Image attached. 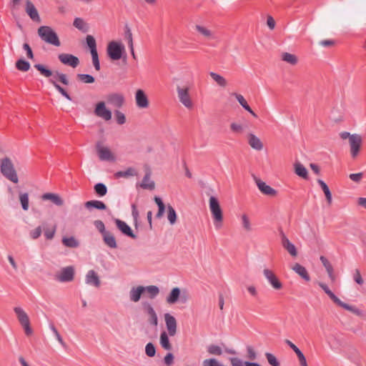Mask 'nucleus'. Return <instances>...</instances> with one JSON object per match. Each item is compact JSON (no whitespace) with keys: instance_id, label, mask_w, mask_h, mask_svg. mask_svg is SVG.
Returning <instances> with one entry per match:
<instances>
[{"instance_id":"51","label":"nucleus","mask_w":366,"mask_h":366,"mask_svg":"<svg viewBox=\"0 0 366 366\" xmlns=\"http://www.w3.org/2000/svg\"><path fill=\"white\" fill-rule=\"evenodd\" d=\"M207 351L209 354L214 355H221L222 354V348L215 345H211L207 347Z\"/></svg>"},{"instance_id":"40","label":"nucleus","mask_w":366,"mask_h":366,"mask_svg":"<svg viewBox=\"0 0 366 366\" xmlns=\"http://www.w3.org/2000/svg\"><path fill=\"white\" fill-rule=\"evenodd\" d=\"M317 182H318V184H320V186L321 187L322 191L325 193V197H326L327 203L329 204H331V203H332V194H331V192L330 191L329 187L325 184V182H324L321 179H318Z\"/></svg>"},{"instance_id":"43","label":"nucleus","mask_w":366,"mask_h":366,"mask_svg":"<svg viewBox=\"0 0 366 366\" xmlns=\"http://www.w3.org/2000/svg\"><path fill=\"white\" fill-rule=\"evenodd\" d=\"M62 243L66 247L70 248H76L79 244V242L74 237H63Z\"/></svg>"},{"instance_id":"61","label":"nucleus","mask_w":366,"mask_h":366,"mask_svg":"<svg viewBox=\"0 0 366 366\" xmlns=\"http://www.w3.org/2000/svg\"><path fill=\"white\" fill-rule=\"evenodd\" d=\"M73 25L79 30H84L85 27V23L81 18H76L74 21Z\"/></svg>"},{"instance_id":"54","label":"nucleus","mask_w":366,"mask_h":366,"mask_svg":"<svg viewBox=\"0 0 366 366\" xmlns=\"http://www.w3.org/2000/svg\"><path fill=\"white\" fill-rule=\"evenodd\" d=\"M132 215L133 217L134 225L136 228L138 227L139 225V211L135 204H132Z\"/></svg>"},{"instance_id":"59","label":"nucleus","mask_w":366,"mask_h":366,"mask_svg":"<svg viewBox=\"0 0 366 366\" xmlns=\"http://www.w3.org/2000/svg\"><path fill=\"white\" fill-rule=\"evenodd\" d=\"M42 233V229L40 226L36 227L35 229H32L29 232L30 237L33 239H36L39 238Z\"/></svg>"},{"instance_id":"49","label":"nucleus","mask_w":366,"mask_h":366,"mask_svg":"<svg viewBox=\"0 0 366 366\" xmlns=\"http://www.w3.org/2000/svg\"><path fill=\"white\" fill-rule=\"evenodd\" d=\"M56 230V227L54 225L51 228H44V234L46 239H52L55 235Z\"/></svg>"},{"instance_id":"32","label":"nucleus","mask_w":366,"mask_h":366,"mask_svg":"<svg viewBox=\"0 0 366 366\" xmlns=\"http://www.w3.org/2000/svg\"><path fill=\"white\" fill-rule=\"evenodd\" d=\"M294 172L300 177L307 179L308 178V172L305 167L300 162L294 164Z\"/></svg>"},{"instance_id":"19","label":"nucleus","mask_w":366,"mask_h":366,"mask_svg":"<svg viewBox=\"0 0 366 366\" xmlns=\"http://www.w3.org/2000/svg\"><path fill=\"white\" fill-rule=\"evenodd\" d=\"M254 182L260 192L266 196L274 197L277 195V191L268 185L262 179L254 177Z\"/></svg>"},{"instance_id":"60","label":"nucleus","mask_w":366,"mask_h":366,"mask_svg":"<svg viewBox=\"0 0 366 366\" xmlns=\"http://www.w3.org/2000/svg\"><path fill=\"white\" fill-rule=\"evenodd\" d=\"M94 224L95 227L97 228V229H98L99 232L102 234V235L104 234V232H107L105 229L104 224L102 220H95L94 222Z\"/></svg>"},{"instance_id":"20","label":"nucleus","mask_w":366,"mask_h":366,"mask_svg":"<svg viewBox=\"0 0 366 366\" xmlns=\"http://www.w3.org/2000/svg\"><path fill=\"white\" fill-rule=\"evenodd\" d=\"M117 227L122 232V234L129 237L133 239H136L137 238V235L133 232L132 228L129 224H127L125 222L116 219L114 220Z\"/></svg>"},{"instance_id":"11","label":"nucleus","mask_w":366,"mask_h":366,"mask_svg":"<svg viewBox=\"0 0 366 366\" xmlns=\"http://www.w3.org/2000/svg\"><path fill=\"white\" fill-rule=\"evenodd\" d=\"M74 277V268L72 266H68L61 268L56 272L54 279L60 282H71Z\"/></svg>"},{"instance_id":"29","label":"nucleus","mask_w":366,"mask_h":366,"mask_svg":"<svg viewBox=\"0 0 366 366\" xmlns=\"http://www.w3.org/2000/svg\"><path fill=\"white\" fill-rule=\"evenodd\" d=\"M145 292L144 287L138 286L132 287L129 291V299L132 302H137Z\"/></svg>"},{"instance_id":"4","label":"nucleus","mask_w":366,"mask_h":366,"mask_svg":"<svg viewBox=\"0 0 366 366\" xmlns=\"http://www.w3.org/2000/svg\"><path fill=\"white\" fill-rule=\"evenodd\" d=\"M176 90L179 103L187 109L192 110L194 107V102L191 94L192 86L189 84H178Z\"/></svg>"},{"instance_id":"44","label":"nucleus","mask_w":366,"mask_h":366,"mask_svg":"<svg viewBox=\"0 0 366 366\" xmlns=\"http://www.w3.org/2000/svg\"><path fill=\"white\" fill-rule=\"evenodd\" d=\"M19 201L21 205L22 209L24 211H27L29 209V194L27 193H20L19 194Z\"/></svg>"},{"instance_id":"23","label":"nucleus","mask_w":366,"mask_h":366,"mask_svg":"<svg viewBox=\"0 0 366 366\" xmlns=\"http://www.w3.org/2000/svg\"><path fill=\"white\" fill-rule=\"evenodd\" d=\"M58 58L63 64L70 66L72 68H76L79 64L78 57L70 54H60Z\"/></svg>"},{"instance_id":"62","label":"nucleus","mask_w":366,"mask_h":366,"mask_svg":"<svg viewBox=\"0 0 366 366\" xmlns=\"http://www.w3.org/2000/svg\"><path fill=\"white\" fill-rule=\"evenodd\" d=\"M86 40L87 46H89L90 50L97 48L95 39L92 36L88 35L86 38Z\"/></svg>"},{"instance_id":"2","label":"nucleus","mask_w":366,"mask_h":366,"mask_svg":"<svg viewBox=\"0 0 366 366\" xmlns=\"http://www.w3.org/2000/svg\"><path fill=\"white\" fill-rule=\"evenodd\" d=\"M208 206L214 228L217 230L221 229L223 227L224 212L219 198L214 195H209Z\"/></svg>"},{"instance_id":"24","label":"nucleus","mask_w":366,"mask_h":366,"mask_svg":"<svg viewBox=\"0 0 366 366\" xmlns=\"http://www.w3.org/2000/svg\"><path fill=\"white\" fill-rule=\"evenodd\" d=\"M85 282L95 287H99L101 281L99 274L97 272L93 269H90L87 272L85 276Z\"/></svg>"},{"instance_id":"64","label":"nucleus","mask_w":366,"mask_h":366,"mask_svg":"<svg viewBox=\"0 0 366 366\" xmlns=\"http://www.w3.org/2000/svg\"><path fill=\"white\" fill-rule=\"evenodd\" d=\"M363 177V173L359 172L355 174H350V179L355 182H360Z\"/></svg>"},{"instance_id":"41","label":"nucleus","mask_w":366,"mask_h":366,"mask_svg":"<svg viewBox=\"0 0 366 366\" xmlns=\"http://www.w3.org/2000/svg\"><path fill=\"white\" fill-rule=\"evenodd\" d=\"M230 130L232 133L236 134H241L244 131V127L242 124L233 122L229 125Z\"/></svg>"},{"instance_id":"9","label":"nucleus","mask_w":366,"mask_h":366,"mask_svg":"<svg viewBox=\"0 0 366 366\" xmlns=\"http://www.w3.org/2000/svg\"><path fill=\"white\" fill-rule=\"evenodd\" d=\"M189 300V295L186 290H181L179 287H174L166 298L169 305H174L178 301L186 303Z\"/></svg>"},{"instance_id":"58","label":"nucleus","mask_w":366,"mask_h":366,"mask_svg":"<svg viewBox=\"0 0 366 366\" xmlns=\"http://www.w3.org/2000/svg\"><path fill=\"white\" fill-rule=\"evenodd\" d=\"M145 352L147 356L150 357H154L156 353L154 345L151 342L147 343L145 347Z\"/></svg>"},{"instance_id":"45","label":"nucleus","mask_w":366,"mask_h":366,"mask_svg":"<svg viewBox=\"0 0 366 366\" xmlns=\"http://www.w3.org/2000/svg\"><path fill=\"white\" fill-rule=\"evenodd\" d=\"M16 67L21 71H27L30 69V64L24 59H19L16 62Z\"/></svg>"},{"instance_id":"50","label":"nucleus","mask_w":366,"mask_h":366,"mask_svg":"<svg viewBox=\"0 0 366 366\" xmlns=\"http://www.w3.org/2000/svg\"><path fill=\"white\" fill-rule=\"evenodd\" d=\"M135 175H137V172L134 168H132V167L128 168L125 171L119 172L117 173V176L122 177H133Z\"/></svg>"},{"instance_id":"12","label":"nucleus","mask_w":366,"mask_h":366,"mask_svg":"<svg viewBox=\"0 0 366 366\" xmlns=\"http://www.w3.org/2000/svg\"><path fill=\"white\" fill-rule=\"evenodd\" d=\"M94 112L97 117L106 122L112 119V111L106 106V103L103 101L99 102L96 104Z\"/></svg>"},{"instance_id":"6","label":"nucleus","mask_w":366,"mask_h":366,"mask_svg":"<svg viewBox=\"0 0 366 366\" xmlns=\"http://www.w3.org/2000/svg\"><path fill=\"white\" fill-rule=\"evenodd\" d=\"M37 33L41 39L44 42L55 46H59L61 45L57 34L51 27L41 26L38 29Z\"/></svg>"},{"instance_id":"3","label":"nucleus","mask_w":366,"mask_h":366,"mask_svg":"<svg viewBox=\"0 0 366 366\" xmlns=\"http://www.w3.org/2000/svg\"><path fill=\"white\" fill-rule=\"evenodd\" d=\"M339 136L342 140L348 139L350 156L352 159H356L362 149V137L360 134H351L345 131L340 132Z\"/></svg>"},{"instance_id":"10","label":"nucleus","mask_w":366,"mask_h":366,"mask_svg":"<svg viewBox=\"0 0 366 366\" xmlns=\"http://www.w3.org/2000/svg\"><path fill=\"white\" fill-rule=\"evenodd\" d=\"M14 311L19 323L24 328L26 335H31L33 333V331L30 327L29 317L26 312L20 307H14Z\"/></svg>"},{"instance_id":"15","label":"nucleus","mask_w":366,"mask_h":366,"mask_svg":"<svg viewBox=\"0 0 366 366\" xmlns=\"http://www.w3.org/2000/svg\"><path fill=\"white\" fill-rule=\"evenodd\" d=\"M194 29L199 36L204 39L210 41L216 39L215 33L213 30L203 24H197L194 26Z\"/></svg>"},{"instance_id":"17","label":"nucleus","mask_w":366,"mask_h":366,"mask_svg":"<svg viewBox=\"0 0 366 366\" xmlns=\"http://www.w3.org/2000/svg\"><path fill=\"white\" fill-rule=\"evenodd\" d=\"M135 104L137 108L147 109L149 107V100L145 92L141 89H137L134 94Z\"/></svg>"},{"instance_id":"35","label":"nucleus","mask_w":366,"mask_h":366,"mask_svg":"<svg viewBox=\"0 0 366 366\" xmlns=\"http://www.w3.org/2000/svg\"><path fill=\"white\" fill-rule=\"evenodd\" d=\"M169 336V335L167 332H162L159 337V344L166 350H171L172 348Z\"/></svg>"},{"instance_id":"53","label":"nucleus","mask_w":366,"mask_h":366,"mask_svg":"<svg viewBox=\"0 0 366 366\" xmlns=\"http://www.w3.org/2000/svg\"><path fill=\"white\" fill-rule=\"evenodd\" d=\"M77 79L86 84H92L94 82V78L89 74H77Z\"/></svg>"},{"instance_id":"63","label":"nucleus","mask_w":366,"mask_h":366,"mask_svg":"<svg viewBox=\"0 0 366 366\" xmlns=\"http://www.w3.org/2000/svg\"><path fill=\"white\" fill-rule=\"evenodd\" d=\"M353 279L355 282L360 285H362L364 283V280L361 276L360 272L358 269L355 271L353 274Z\"/></svg>"},{"instance_id":"13","label":"nucleus","mask_w":366,"mask_h":366,"mask_svg":"<svg viewBox=\"0 0 366 366\" xmlns=\"http://www.w3.org/2000/svg\"><path fill=\"white\" fill-rule=\"evenodd\" d=\"M96 149L99 156V158L102 161L113 162L115 161V155L111 151V149L103 145L101 142H97L96 144Z\"/></svg>"},{"instance_id":"18","label":"nucleus","mask_w":366,"mask_h":366,"mask_svg":"<svg viewBox=\"0 0 366 366\" xmlns=\"http://www.w3.org/2000/svg\"><path fill=\"white\" fill-rule=\"evenodd\" d=\"M164 320L167 328V333L170 337H174L177 332V322L176 318L169 313H165L164 315Z\"/></svg>"},{"instance_id":"14","label":"nucleus","mask_w":366,"mask_h":366,"mask_svg":"<svg viewBox=\"0 0 366 366\" xmlns=\"http://www.w3.org/2000/svg\"><path fill=\"white\" fill-rule=\"evenodd\" d=\"M263 275L272 288L277 290L282 288V282L272 270L264 268L263 269Z\"/></svg>"},{"instance_id":"56","label":"nucleus","mask_w":366,"mask_h":366,"mask_svg":"<svg viewBox=\"0 0 366 366\" xmlns=\"http://www.w3.org/2000/svg\"><path fill=\"white\" fill-rule=\"evenodd\" d=\"M49 328L51 330V332H53V334H54V337H56V340L61 345H64V342L61 336L60 335L59 331L57 330L56 327L53 324H50L49 325Z\"/></svg>"},{"instance_id":"28","label":"nucleus","mask_w":366,"mask_h":366,"mask_svg":"<svg viewBox=\"0 0 366 366\" xmlns=\"http://www.w3.org/2000/svg\"><path fill=\"white\" fill-rule=\"evenodd\" d=\"M280 59L282 61L293 66H296L299 62V58L297 55L287 51L281 53Z\"/></svg>"},{"instance_id":"46","label":"nucleus","mask_w":366,"mask_h":366,"mask_svg":"<svg viewBox=\"0 0 366 366\" xmlns=\"http://www.w3.org/2000/svg\"><path fill=\"white\" fill-rule=\"evenodd\" d=\"M90 52H91L92 57L93 65L97 71H99L100 70V64H99V56H98L97 48L90 50Z\"/></svg>"},{"instance_id":"48","label":"nucleus","mask_w":366,"mask_h":366,"mask_svg":"<svg viewBox=\"0 0 366 366\" xmlns=\"http://www.w3.org/2000/svg\"><path fill=\"white\" fill-rule=\"evenodd\" d=\"M95 192L100 197L106 195L107 192V187L102 183H98L94 186Z\"/></svg>"},{"instance_id":"27","label":"nucleus","mask_w":366,"mask_h":366,"mask_svg":"<svg viewBox=\"0 0 366 366\" xmlns=\"http://www.w3.org/2000/svg\"><path fill=\"white\" fill-rule=\"evenodd\" d=\"M41 199L49 200L54 203L55 205L61 207L64 204V199L56 193L48 192L45 193L41 196Z\"/></svg>"},{"instance_id":"31","label":"nucleus","mask_w":366,"mask_h":366,"mask_svg":"<svg viewBox=\"0 0 366 366\" xmlns=\"http://www.w3.org/2000/svg\"><path fill=\"white\" fill-rule=\"evenodd\" d=\"M291 269L298 274L302 279H304L306 281H310V277L308 274V272L305 267L302 266L299 263H295L292 267Z\"/></svg>"},{"instance_id":"21","label":"nucleus","mask_w":366,"mask_h":366,"mask_svg":"<svg viewBox=\"0 0 366 366\" xmlns=\"http://www.w3.org/2000/svg\"><path fill=\"white\" fill-rule=\"evenodd\" d=\"M144 312L147 315V322L149 325L157 327L158 325V317L153 307L149 303L143 305Z\"/></svg>"},{"instance_id":"5","label":"nucleus","mask_w":366,"mask_h":366,"mask_svg":"<svg viewBox=\"0 0 366 366\" xmlns=\"http://www.w3.org/2000/svg\"><path fill=\"white\" fill-rule=\"evenodd\" d=\"M0 170L3 176L13 183L19 182V177L14 164L9 157H4L0 161Z\"/></svg>"},{"instance_id":"42","label":"nucleus","mask_w":366,"mask_h":366,"mask_svg":"<svg viewBox=\"0 0 366 366\" xmlns=\"http://www.w3.org/2000/svg\"><path fill=\"white\" fill-rule=\"evenodd\" d=\"M85 207L86 208L94 207L98 209H105L107 207L104 202L98 200L88 201L85 203Z\"/></svg>"},{"instance_id":"38","label":"nucleus","mask_w":366,"mask_h":366,"mask_svg":"<svg viewBox=\"0 0 366 366\" xmlns=\"http://www.w3.org/2000/svg\"><path fill=\"white\" fill-rule=\"evenodd\" d=\"M154 200L158 207V212L156 214V217L160 219L163 217L164 211L167 209V206H165L160 197H155Z\"/></svg>"},{"instance_id":"52","label":"nucleus","mask_w":366,"mask_h":366,"mask_svg":"<svg viewBox=\"0 0 366 366\" xmlns=\"http://www.w3.org/2000/svg\"><path fill=\"white\" fill-rule=\"evenodd\" d=\"M265 357H266L269 364L271 365L272 366H280L279 361L277 360V359L273 354L269 353V352H266Z\"/></svg>"},{"instance_id":"22","label":"nucleus","mask_w":366,"mask_h":366,"mask_svg":"<svg viewBox=\"0 0 366 366\" xmlns=\"http://www.w3.org/2000/svg\"><path fill=\"white\" fill-rule=\"evenodd\" d=\"M25 11L30 19L37 23L41 22V18L34 4L30 0L25 1Z\"/></svg>"},{"instance_id":"55","label":"nucleus","mask_w":366,"mask_h":366,"mask_svg":"<svg viewBox=\"0 0 366 366\" xmlns=\"http://www.w3.org/2000/svg\"><path fill=\"white\" fill-rule=\"evenodd\" d=\"M144 289L145 292H147L149 294H150L152 298L156 297L159 292V288L154 285L144 287Z\"/></svg>"},{"instance_id":"16","label":"nucleus","mask_w":366,"mask_h":366,"mask_svg":"<svg viewBox=\"0 0 366 366\" xmlns=\"http://www.w3.org/2000/svg\"><path fill=\"white\" fill-rule=\"evenodd\" d=\"M107 102L112 107L116 108H121L125 104L124 95L119 92H112L106 97Z\"/></svg>"},{"instance_id":"36","label":"nucleus","mask_w":366,"mask_h":366,"mask_svg":"<svg viewBox=\"0 0 366 366\" xmlns=\"http://www.w3.org/2000/svg\"><path fill=\"white\" fill-rule=\"evenodd\" d=\"M167 217L171 225L176 224L177 220V214L175 209L171 204L167 205Z\"/></svg>"},{"instance_id":"47","label":"nucleus","mask_w":366,"mask_h":366,"mask_svg":"<svg viewBox=\"0 0 366 366\" xmlns=\"http://www.w3.org/2000/svg\"><path fill=\"white\" fill-rule=\"evenodd\" d=\"M114 117L118 124L122 125L126 123L127 119L125 114L118 109L114 111Z\"/></svg>"},{"instance_id":"7","label":"nucleus","mask_w":366,"mask_h":366,"mask_svg":"<svg viewBox=\"0 0 366 366\" xmlns=\"http://www.w3.org/2000/svg\"><path fill=\"white\" fill-rule=\"evenodd\" d=\"M125 46L121 41H111L107 46V54L112 61H119L125 54Z\"/></svg>"},{"instance_id":"30","label":"nucleus","mask_w":366,"mask_h":366,"mask_svg":"<svg viewBox=\"0 0 366 366\" xmlns=\"http://www.w3.org/2000/svg\"><path fill=\"white\" fill-rule=\"evenodd\" d=\"M104 244L111 249H116L117 247V243L114 235L107 231L102 235Z\"/></svg>"},{"instance_id":"34","label":"nucleus","mask_w":366,"mask_h":366,"mask_svg":"<svg viewBox=\"0 0 366 366\" xmlns=\"http://www.w3.org/2000/svg\"><path fill=\"white\" fill-rule=\"evenodd\" d=\"M233 95L235 97L236 99L239 103V104L245 110H247L248 112H249L254 117H257V114L252 111L251 107L247 104V102L246 101V99H244V97L242 94H237V93H234Z\"/></svg>"},{"instance_id":"25","label":"nucleus","mask_w":366,"mask_h":366,"mask_svg":"<svg viewBox=\"0 0 366 366\" xmlns=\"http://www.w3.org/2000/svg\"><path fill=\"white\" fill-rule=\"evenodd\" d=\"M281 244L285 249L292 257H296L298 254L296 247L289 239L283 234L281 238Z\"/></svg>"},{"instance_id":"39","label":"nucleus","mask_w":366,"mask_h":366,"mask_svg":"<svg viewBox=\"0 0 366 366\" xmlns=\"http://www.w3.org/2000/svg\"><path fill=\"white\" fill-rule=\"evenodd\" d=\"M154 182L151 179L150 174H147L142 179L141 187L152 190L154 189Z\"/></svg>"},{"instance_id":"8","label":"nucleus","mask_w":366,"mask_h":366,"mask_svg":"<svg viewBox=\"0 0 366 366\" xmlns=\"http://www.w3.org/2000/svg\"><path fill=\"white\" fill-rule=\"evenodd\" d=\"M319 286L323 290V291L329 296V297L337 305L357 315H360V311L354 306L350 305L341 301L327 287V285L322 282L318 283Z\"/></svg>"},{"instance_id":"57","label":"nucleus","mask_w":366,"mask_h":366,"mask_svg":"<svg viewBox=\"0 0 366 366\" xmlns=\"http://www.w3.org/2000/svg\"><path fill=\"white\" fill-rule=\"evenodd\" d=\"M202 366H224L217 360L210 358L204 360L202 362Z\"/></svg>"},{"instance_id":"26","label":"nucleus","mask_w":366,"mask_h":366,"mask_svg":"<svg viewBox=\"0 0 366 366\" xmlns=\"http://www.w3.org/2000/svg\"><path fill=\"white\" fill-rule=\"evenodd\" d=\"M248 144L256 151H261L264 147L263 142L261 139L253 133H249L247 135Z\"/></svg>"},{"instance_id":"37","label":"nucleus","mask_w":366,"mask_h":366,"mask_svg":"<svg viewBox=\"0 0 366 366\" xmlns=\"http://www.w3.org/2000/svg\"><path fill=\"white\" fill-rule=\"evenodd\" d=\"M240 219L243 229L245 232H251L252 227L249 216L246 213H243L241 214Z\"/></svg>"},{"instance_id":"1","label":"nucleus","mask_w":366,"mask_h":366,"mask_svg":"<svg viewBox=\"0 0 366 366\" xmlns=\"http://www.w3.org/2000/svg\"><path fill=\"white\" fill-rule=\"evenodd\" d=\"M34 66L44 77L49 78L53 76V78H51L49 80V82L62 96H64L68 100L71 99L69 94L66 92V90L64 88H62L59 84H58L56 81L54 79L55 78H56L63 84L68 85L69 84V81L67 78V76L65 74L56 71L53 75V72L50 69H49L44 65L41 64H34Z\"/></svg>"},{"instance_id":"33","label":"nucleus","mask_w":366,"mask_h":366,"mask_svg":"<svg viewBox=\"0 0 366 366\" xmlns=\"http://www.w3.org/2000/svg\"><path fill=\"white\" fill-rule=\"evenodd\" d=\"M209 74L213 81L220 87L225 88L227 86L228 81L223 76L214 71L209 72Z\"/></svg>"}]
</instances>
